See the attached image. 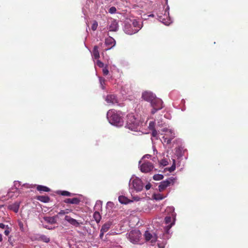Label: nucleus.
Returning <instances> with one entry per match:
<instances>
[{"label":"nucleus","instance_id":"1","mask_svg":"<svg viewBox=\"0 0 248 248\" xmlns=\"http://www.w3.org/2000/svg\"><path fill=\"white\" fill-rule=\"evenodd\" d=\"M107 118L109 122L114 125L121 126L124 124L122 113H118L114 109H110L108 112Z\"/></svg>","mask_w":248,"mask_h":248},{"label":"nucleus","instance_id":"2","mask_svg":"<svg viewBox=\"0 0 248 248\" xmlns=\"http://www.w3.org/2000/svg\"><path fill=\"white\" fill-rule=\"evenodd\" d=\"M125 127L134 131H138L140 126V121L132 114H128L126 116Z\"/></svg>","mask_w":248,"mask_h":248},{"label":"nucleus","instance_id":"3","mask_svg":"<svg viewBox=\"0 0 248 248\" xmlns=\"http://www.w3.org/2000/svg\"><path fill=\"white\" fill-rule=\"evenodd\" d=\"M151 106L153 109L151 112L155 114L156 111L160 110L163 108V102L160 98L155 97L151 103Z\"/></svg>","mask_w":248,"mask_h":248},{"label":"nucleus","instance_id":"4","mask_svg":"<svg viewBox=\"0 0 248 248\" xmlns=\"http://www.w3.org/2000/svg\"><path fill=\"white\" fill-rule=\"evenodd\" d=\"M129 186H132L133 188L137 191H140L142 190L143 185L141 180L136 177L132 181L131 179L129 182Z\"/></svg>","mask_w":248,"mask_h":248},{"label":"nucleus","instance_id":"5","mask_svg":"<svg viewBox=\"0 0 248 248\" xmlns=\"http://www.w3.org/2000/svg\"><path fill=\"white\" fill-rule=\"evenodd\" d=\"M140 236L139 231L133 230L129 233L128 237L130 241L132 243L138 242Z\"/></svg>","mask_w":248,"mask_h":248},{"label":"nucleus","instance_id":"6","mask_svg":"<svg viewBox=\"0 0 248 248\" xmlns=\"http://www.w3.org/2000/svg\"><path fill=\"white\" fill-rule=\"evenodd\" d=\"M138 28H134L131 24L125 23L124 27V32L129 35H132L138 32Z\"/></svg>","mask_w":248,"mask_h":248},{"label":"nucleus","instance_id":"7","mask_svg":"<svg viewBox=\"0 0 248 248\" xmlns=\"http://www.w3.org/2000/svg\"><path fill=\"white\" fill-rule=\"evenodd\" d=\"M153 168L154 166L153 164L150 162H145L140 166V170L144 173L150 172Z\"/></svg>","mask_w":248,"mask_h":248},{"label":"nucleus","instance_id":"8","mask_svg":"<svg viewBox=\"0 0 248 248\" xmlns=\"http://www.w3.org/2000/svg\"><path fill=\"white\" fill-rule=\"evenodd\" d=\"M156 97L155 95L152 92L145 91L142 94V98L145 101L151 103Z\"/></svg>","mask_w":248,"mask_h":248},{"label":"nucleus","instance_id":"9","mask_svg":"<svg viewBox=\"0 0 248 248\" xmlns=\"http://www.w3.org/2000/svg\"><path fill=\"white\" fill-rule=\"evenodd\" d=\"M168 14L167 11H165V13L163 16L158 15V18L160 21L164 23L165 25H169L171 21L168 15L166 13Z\"/></svg>","mask_w":248,"mask_h":248},{"label":"nucleus","instance_id":"10","mask_svg":"<svg viewBox=\"0 0 248 248\" xmlns=\"http://www.w3.org/2000/svg\"><path fill=\"white\" fill-rule=\"evenodd\" d=\"M165 223L167 225L165 227V231L167 233L169 232V230L171 228L174 222H171V218L170 216H167L165 218Z\"/></svg>","mask_w":248,"mask_h":248},{"label":"nucleus","instance_id":"11","mask_svg":"<svg viewBox=\"0 0 248 248\" xmlns=\"http://www.w3.org/2000/svg\"><path fill=\"white\" fill-rule=\"evenodd\" d=\"M64 219L66 221L73 226L76 227H78L80 226V223L76 219L72 218L69 216H65Z\"/></svg>","mask_w":248,"mask_h":248},{"label":"nucleus","instance_id":"12","mask_svg":"<svg viewBox=\"0 0 248 248\" xmlns=\"http://www.w3.org/2000/svg\"><path fill=\"white\" fill-rule=\"evenodd\" d=\"M171 180H167L162 181L158 186V189L160 192H162L165 188L170 186Z\"/></svg>","mask_w":248,"mask_h":248},{"label":"nucleus","instance_id":"13","mask_svg":"<svg viewBox=\"0 0 248 248\" xmlns=\"http://www.w3.org/2000/svg\"><path fill=\"white\" fill-rule=\"evenodd\" d=\"M118 29V22L115 20H111L108 27V30L110 31H116Z\"/></svg>","mask_w":248,"mask_h":248},{"label":"nucleus","instance_id":"14","mask_svg":"<svg viewBox=\"0 0 248 248\" xmlns=\"http://www.w3.org/2000/svg\"><path fill=\"white\" fill-rule=\"evenodd\" d=\"M105 44L106 46H110L109 48L107 49V50H108L114 46L116 44V42L112 37L109 36L105 39Z\"/></svg>","mask_w":248,"mask_h":248},{"label":"nucleus","instance_id":"15","mask_svg":"<svg viewBox=\"0 0 248 248\" xmlns=\"http://www.w3.org/2000/svg\"><path fill=\"white\" fill-rule=\"evenodd\" d=\"M106 101L109 104H115L118 103L116 96L113 94L108 95L107 96Z\"/></svg>","mask_w":248,"mask_h":248},{"label":"nucleus","instance_id":"16","mask_svg":"<svg viewBox=\"0 0 248 248\" xmlns=\"http://www.w3.org/2000/svg\"><path fill=\"white\" fill-rule=\"evenodd\" d=\"M63 202L66 203L78 204L80 200L78 198H74L72 199L67 198L65 199Z\"/></svg>","mask_w":248,"mask_h":248},{"label":"nucleus","instance_id":"17","mask_svg":"<svg viewBox=\"0 0 248 248\" xmlns=\"http://www.w3.org/2000/svg\"><path fill=\"white\" fill-rule=\"evenodd\" d=\"M20 203L18 202H15V203L9 205L8 207V209L13 211L15 213H17L19 210Z\"/></svg>","mask_w":248,"mask_h":248},{"label":"nucleus","instance_id":"18","mask_svg":"<svg viewBox=\"0 0 248 248\" xmlns=\"http://www.w3.org/2000/svg\"><path fill=\"white\" fill-rule=\"evenodd\" d=\"M93 56L95 59H98L100 58V54L98 50V46H95L93 50Z\"/></svg>","mask_w":248,"mask_h":248},{"label":"nucleus","instance_id":"19","mask_svg":"<svg viewBox=\"0 0 248 248\" xmlns=\"http://www.w3.org/2000/svg\"><path fill=\"white\" fill-rule=\"evenodd\" d=\"M37 199L42 202L47 203L50 201V198L47 196H38Z\"/></svg>","mask_w":248,"mask_h":248},{"label":"nucleus","instance_id":"20","mask_svg":"<svg viewBox=\"0 0 248 248\" xmlns=\"http://www.w3.org/2000/svg\"><path fill=\"white\" fill-rule=\"evenodd\" d=\"M175 136H174L173 134L172 135L171 137H168V134H165V136L163 137V139L164 142H166L167 144H169L171 143L172 140H173Z\"/></svg>","mask_w":248,"mask_h":248},{"label":"nucleus","instance_id":"21","mask_svg":"<svg viewBox=\"0 0 248 248\" xmlns=\"http://www.w3.org/2000/svg\"><path fill=\"white\" fill-rule=\"evenodd\" d=\"M36 189L40 192H49L50 191V189L49 188L42 185H38L36 187Z\"/></svg>","mask_w":248,"mask_h":248},{"label":"nucleus","instance_id":"22","mask_svg":"<svg viewBox=\"0 0 248 248\" xmlns=\"http://www.w3.org/2000/svg\"><path fill=\"white\" fill-rule=\"evenodd\" d=\"M132 26L134 28H138V31L141 29L142 26L140 24L139 21L136 19L132 20Z\"/></svg>","mask_w":248,"mask_h":248},{"label":"nucleus","instance_id":"23","mask_svg":"<svg viewBox=\"0 0 248 248\" xmlns=\"http://www.w3.org/2000/svg\"><path fill=\"white\" fill-rule=\"evenodd\" d=\"M44 218V220L46 222H47L48 223H49L50 224H54V223H55L56 222L55 218L54 217H45Z\"/></svg>","mask_w":248,"mask_h":248},{"label":"nucleus","instance_id":"24","mask_svg":"<svg viewBox=\"0 0 248 248\" xmlns=\"http://www.w3.org/2000/svg\"><path fill=\"white\" fill-rule=\"evenodd\" d=\"M118 199H119V201L121 203L126 204V203H128V202H129L128 199L126 197H125V196H120L119 197Z\"/></svg>","mask_w":248,"mask_h":248},{"label":"nucleus","instance_id":"25","mask_svg":"<svg viewBox=\"0 0 248 248\" xmlns=\"http://www.w3.org/2000/svg\"><path fill=\"white\" fill-rule=\"evenodd\" d=\"M110 223H107L104 224L102 226L101 230L102 232H106L108 231V230L110 229Z\"/></svg>","mask_w":248,"mask_h":248},{"label":"nucleus","instance_id":"26","mask_svg":"<svg viewBox=\"0 0 248 248\" xmlns=\"http://www.w3.org/2000/svg\"><path fill=\"white\" fill-rule=\"evenodd\" d=\"M93 217V218H94L95 220L97 223H98L101 219V217L100 213L97 211H96L94 213Z\"/></svg>","mask_w":248,"mask_h":248},{"label":"nucleus","instance_id":"27","mask_svg":"<svg viewBox=\"0 0 248 248\" xmlns=\"http://www.w3.org/2000/svg\"><path fill=\"white\" fill-rule=\"evenodd\" d=\"M145 239L146 241L150 240L153 237L152 234L148 231H146L144 233Z\"/></svg>","mask_w":248,"mask_h":248},{"label":"nucleus","instance_id":"28","mask_svg":"<svg viewBox=\"0 0 248 248\" xmlns=\"http://www.w3.org/2000/svg\"><path fill=\"white\" fill-rule=\"evenodd\" d=\"M39 240H41L44 242H46V243H48L50 241V239L47 237L45 235H41L39 237Z\"/></svg>","mask_w":248,"mask_h":248},{"label":"nucleus","instance_id":"29","mask_svg":"<svg viewBox=\"0 0 248 248\" xmlns=\"http://www.w3.org/2000/svg\"><path fill=\"white\" fill-rule=\"evenodd\" d=\"M60 194L62 196L70 197L74 194L67 191H61L60 192Z\"/></svg>","mask_w":248,"mask_h":248},{"label":"nucleus","instance_id":"30","mask_svg":"<svg viewBox=\"0 0 248 248\" xmlns=\"http://www.w3.org/2000/svg\"><path fill=\"white\" fill-rule=\"evenodd\" d=\"M163 177H164L163 175L157 174L154 175L153 176V179L155 181H159L163 179Z\"/></svg>","mask_w":248,"mask_h":248},{"label":"nucleus","instance_id":"31","mask_svg":"<svg viewBox=\"0 0 248 248\" xmlns=\"http://www.w3.org/2000/svg\"><path fill=\"white\" fill-rule=\"evenodd\" d=\"M164 198V197L161 194L154 195V199L156 200H161Z\"/></svg>","mask_w":248,"mask_h":248},{"label":"nucleus","instance_id":"32","mask_svg":"<svg viewBox=\"0 0 248 248\" xmlns=\"http://www.w3.org/2000/svg\"><path fill=\"white\" fill-rule=\"evenodd\" d=\"M175 161L174 159H173V164L170 168H168V170L170 172H171L175 170Z\"/></svg>","mask_w":248,"mask_h":248},{"label":"nucleus","instance_id":"33","mask_svg":"<svg viewBox=\"0 0 248 248\" xmlns=\"http://www.w3.org/2000/svg\"><path fill=\"white\" fill-rule=\"evenodd\" d=\"M97 27H98L97 22L95 20L93 21V23L91 27L92 30L93 31H94L97 29Z\"/></svg>","mask_w":248,"mask_h":248},{"label":"nucleus","instance_id":"34","mask_svg":"<svg viewBox=\"0 0 248 248\" xmlns=\"http://www.w3.org/2000/svg\"><path fill=\"white\" fill-rule=\"evenodd\" d=\"M159 163H160V164L161 165H162L163 166H167L169 164V162H168V160L166 159H162L160 161Z\"/></svg>","mask_w":248,"mask_h":248},{"label":"nucleus","instance_id":"35","mask_svg":"<svg viewBox=\"0 0 248 248\" xmlns=\"http://www.w3.org/2000/svg\"><path fill=\"white\" fill-rule=\"evenodd\" d=\"M158 132L155 129L152 130V136L155 139H157Z\"/></svg>","mask_w":248,"mask_h":248},{"label":"nucleus","instance_id":"36","mask_svg":"<svg viewBox=\"0 0 248 248\" xmlns=\"http://www.w3.org/2000/svg\"><path fill=\"white\" fill-rule=\"evenodd\" d=\"M18 225L20 230L21 231H23V230H24L23 222L22 221H21V220H18Z\"/></svg>","mask_w":248,"mask_h":248},{"label":"nucleus","instance_id":"37","mask_svg":"<svg viewBox=\"0 0 248 248\" xmlns=\"http://www.w3.org/2000/svg\"><path fill=\"white\" fill-rule=\"evenodd\" d=\"M155 122H150L149 125V129L152 130L155 128Z\"/></svg>","mask_w":248,"mask_h":248},{"label":"nucleus","instance_id":"38","mask_svg":"<svg viewBox=\"0 0 248 248\" xmlns=\"http://www.w3.org/2000/svg\"><path fill=\"white\" fill-rule=\"evenodd\" d=\"M108 12L111 14L115 13L116 12V8L115 7H111L109 8Z\"/></svg>","mask_w":248,"mask_h":248},{"label":"nucleus","instance_id":"39","mask_svg":"<svg viewBox=\"0 0 248 248\" xmlns=\"http://www.w3.org/2000/svg\"><path fill=\"white\" fill-rule=\"evenodd\" d=\"M96 64L97 66L100 68L104 67V63L101 62L100 60H98L96 62Z\"/></svg>","mask_w":248,"mask_h":248},{"label":"nucleus","instance_id":"40","mask_svg":"<svg viewBox=\"0 0 248 248\" xmlns=\"http://www.w3.org/2000/svg\"><path fill=\"white\" fill-rule=\"evenodd\" d=\"M11 231V229H10L9 227H8V226H7L6 227V230L4 231V234L6 235V236H8L9 233H10V232Z\"/></svg>","mask_w":248,"mask_h":248},{"label":"nucleus","instance_id":"41","mask_svg":"<svg viewBox=\"0 0 248 248\" xmlns=\"http://www.w3.org/2000/svg\"><path fill=\"white\" fill-rule=\"evenodd\" d=\"M164 125H165V123H163L162 120L158 121V122H157V126H159L160 127H162L164 126Z\"/></svg>","mask_w":248,"mask_h":248},{"label":"nucleus","instance_id":"42","mask_svg":"<svg viewBox=\"0 0 248 248\" xmlns=\"http://www.w3.org/2000/svg\"><path fill=\"white\" fill-rule=\"evenodd\" d=\"M103 74L104 75H107L108 74V73H109L108 70L106 67L104 68L103 69Z\"/></svg>","mask_w":248,"mask_h":248},{"label":"nucleus","instance_id":"43","mask_svg":"<svg viewBox=\"0 0 248 248\" xmlns=\"http://www.w3.org/2000/svg\"><path fill=\"white\" fill-rule=\"evenodd\" d=\"M173 134H174V136H175V133L172 130H169V132L168 133H167L166 134H168V137H171L172 135Z\"/></svg>","mask_w":248,"mask_h":248},{"label":"nucleus","instance_id":"44","mask_svg":"<svg viewBox=\"0 0 248 248\" xmlns=\"http://www.w3.org/2000/svg\"><path fill=\"white\" fill-rule=\"evenodd\" d=\"M169 130H170V129H168L167 128H164L162 129H161V131L162 132H165L168 133L169 132Z\"/></svg>","mask_w":248,"mask_h":248},{"label":"nucleus","instance_id":"45","mask_svg":"<svg viewBox=\"0 0 248 248\" xmlns=\"http://www.w3.org/2000/svg\"><path fill=\"white\" fill-rule=\"evenodd\" d=\"M58 214H59V215H65V213L64 210H61V211L58 213Z\"/></svg>","mask_w":248,"mask_h":248},{"label":"nucleus","instance_id":"46","mask_svg":"<svg viewBox=\"0 0 248 248\" xmlns=\"http://www.w3.org/2000/svg\"><path fill=\"white\" fill-rule=\"evenodd\" d=\"M151 186L150 184H148L145 186V188L146 190H149L151 188Z\"/></svg>","mask_w":248,"mask_h":248},{"label":"nucleus","instance_id":"47","mask_svg":"<svg viewBox=\"0 0 248 248\" xmlns=\"http://www.w3.org/2000/svg\"><path fill=\"white\" fill-rule=\"evenodd\" d=\"M64 211L65 214H67L70 213L72 211V210L71 209H66L64 210Z\"/></svg>","mask_w":248,"mask_h":248},{"label":"nucleus","instance_id":"48","mask_svg":"<svg viewBox=\"0 0 248 248\" xmlns=\"http://www.w3.org/2000/svg\"><path fill=\"white\" fill-rule=\"evenodd\" d=\"M105 232H102L101 230L100 231V237L101 238H102V237L104 236V234Z\"/></svg>","mask_w":248,"mask_h":248},{"label":"nucleus","instance_id":"49","mask_svg":"<svg viewBox=\"0 0 248 248\" xmlns=\"http://www.w3.org/2000/svg\"><path fill=\"white\" fill-rule=\"evenodd\" d=\"M0 228L1 229H4L5 228V225L3 223H0Z\"/></svg>","mask_w":248,"mask_h":248},{"label":"nucleus","instance_id":"50","mask_svg":"<svg viewBox=\"0 0 248 248\" xmlns=\"http://www.w3.org/2000/svg\"><path fill=\"white\" fill-rule=\"evenodd\" d=\"M150 157H151V155H146L143 156L144 158H149Z\"/></svg>","mask_w":248,"mask_h":248},{"label":"nucleus","instance_id":"51","mask_svg":"<svg viewBox=\"0 0 248 248\" xmlns=\"http://www.w3.org/2000/svg\"><path fill=\"white\" fill-rule=\"evenodd\" d=\"M8 241H9V242L10 243V244H11L12 245H13V242H12V241H11V237H9V238Z\"/></svg>","mask_w":248,"mask_h":248},{"label":"nucleus","instance_id":"52","mask_svg":"<svg viewBox=\"0 0 248 248\" xmlns=\"http://www.w3.org/2000/svg\"><path fill=\"white\" fill-rule=\"evenodd\" d=\"M2 240V235L1 234H0V242H1Z\"/></svg>","mask_w":248,"mask_h":248},{"label":"nucleus","instance_id":"53","mask_svg":"<svg viewBox=\"0 0 248 248\" xmlns=\"http://www.w3.org/2000/svg\"><path fill=\"white\" fill-rule=\"evenodd\" d=\"M158 247H159V248H164V246H161L160 245H158Z\"/></svg>","mask_w":248,"mask_h":248},{"label":"nucleus","instance_id":"54","mask_svg":"<svg viewBox=\"0 0 248 248\" xmlns=\"http://www.w3.org/2000/svg\"><path fill=\"white\" fill-rule=\"evenodd\" d=\"M2 207H3V205H0V209L1 208H2Z\"/></svg>","mask_w":248,"mask_h":248}]
</instances>
